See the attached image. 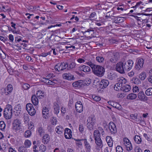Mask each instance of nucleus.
Returning <instances> with one entry per match:
<instances>
[{
  "label": "nucleus",
  "mask_w": 152,
  "mask_h": 152,
  "mask_svg": "<svg viewBox=\"0 0 152 152\" xmlns=\"http://www.w3.org/2000/svg\"><path fill=\"white\" fill-rule=\"evenodd\" d=\"M86 122V126L88 130H93L96 122V120L95 116L91 115L89 117L87 120Z\"/></svg>",
  "instance_id": "f257e3e1"
},
{
  "label": "nucleus",
  "mask_w": 152,
  "mask_h": 152,
  "mask_svg": "<svg viewBox=\"0 0 152 152\" xmlns=\"http://www.w3.org/2000/svg\"><path fill=\"white\" fill-rule=\"evenodd\" d=\"M92 71L95 75L101 77L104 75L105 69L102 66L96 65L93 68Z\"/></svg>",
  "instance_id": "f03ea898"
},
{
  "label": "nucleus",
  "mask_w": 152,
  "mask_h": 152,
  "mask_svg": "<svg viewBox=\"0 0 152 152\" xmlns=\"http://www.w3.org/2000/svg\"><path fill=\"white\" fill-rule=\"evenodd\" d=\"M126 80L125 79H120L118 80V82L114 85V88L116 91H121L122 89V87L124 83H125Z\"/></svg>",
  "instance_id": "7ed1b4c3"
},
{
  "label": "nucleus",
  "mask_w": 152,
  "mask_h": 152,
  "mask_svg": "<svg viewBox=\"0 0 152 152\" xmlns=\"http://www.w3.org/2000/svg\"><path fill=\"white\" fill-rule=\"evenodd\" d=\"M124 64V69L125 70L128 71L132 68L134 62L132 60H129L126 62H123Z\"/></svg>",
  "instance_id": "20e7f679"
},
{
  "label": "nucleus",
  "mask_w": 152,
  "mask_h": 152,
  "mask_svg": "<svg viewBox=\"0 0 152 152\" xmlns=\"http://www.w3.org/2000/svg\"><path fill=\"white\" fill-rule=\"evenodd\" d=\"M67 62L59 63L55 66V69L56 71L60 72L63 70L67 68Z\"/></svg>",
  "instance_id": "39448f33"
},
{
  "label": "nucleus",
  "mask_w": 152,
  "mask_h": 152,
  "mask_svg": "<svg viewBox=\"0 0 152 152\" xmlns=\"http://www.w3.org/2000/svg\"><path fill=\"white\" fill-rule=\"evenodd\" d=\"M116 69L117 71L119 73L123 74L125 73V69H124V64L123 62H120L118 63L116 65Z\"/></svg>",
  "instance_id": "423d86ee"
},
{
  "label": "nucleus",
  "mask_w": 152,
  "mask_h": 152,
  "mask_svg": "<svg viewBox=\"0 0 152 152\" xmlns=\"http://www.w3.org/2000/svg\"><path fill=\"white\" fill-rule=\"evenodd\" d=\"M130 119L135 121L138 123H141L143 121L141 116H138L137 113L131 114L130 115Z\"/></svg>",
  "instance_id": "0eeeda50"
},
{
  "label": "nucleus",
  "mask_w": 152,
  "mask_h": 152,
  "mask_svg": "<svg viewBox=\"0 0 152 152\" xmlns=\"http://www.w3.org/2000/svg\"><path fill=\"white\" fill-rule=\"evenodd\" d=\"M82 32L83 34H85V36L88 39L95 37L94 31L93 30L88 29L87 31Z\"/></svg>",
  "instance_id": "6e6552de"
},
{
  "label": "nucleus",
  "mask_w": 152,
  "mask_h": 152,
  "mask_svg": "<svg viewBox=\"0 0 152 152\" xmlns=\"http://www.w3.org/2000/svg\"><path fill=\"white\" fill-rule=\"evenodd\" d=\"M108 128L110 133L113 134H115L117 129L115 124L113 122H110L108 124Z\"/></svg>",
  "instance_id": "1a4fd4ad"
},
{
  "label": "nucleus",
  "mask_w": 152,
  "mask_h": 152,
  "mask_svg": "<svg viewBox=\"0 0 152 152\" xmlns=\"http://www.w3.org/2000/svg\"><path fill=\"white\" fill-rule=\"evenodd\" d=\"M21 122L18 119H16L13 121L12 124V129L13 130L17 131L19 129Z\"/></svg>",
  "instance_id": "9d476101"
},
{
  "label": "nucleus",
  "mask_w": 152,
  "mask_h": 152,
  "mask_svg": "<svg viewBox=\"0 0 152 152\" xmlns=\"http://www.w3.org/2000/svg\"><path fill=\"white\" fill-rule=\"evenodd\" d=\"M119 58V54L118 53H114L111 56L109 61L112 63L116 62Z\"/></svg>",
  "instance_id": "9b49d317"
},
{
  "label": "nucleus",
  "mask_w": 152,
  "mask_h": 152,
  "mask_svg": "<svg viewBox=\"0 0 152 152\" xmlns=\"http://www.w3.org/2000/svg\"><path fill=\"white\" fill-rule=\"evenodd\" d=\"M75 107L78 113H81L83 111V106L81 102H77L75 105Z\"/></svg>",
  "instance_id": "f8f14e48"
},
{
  "label": "nucleus",
  "mask_w": 152,
  "mask_h": 152,
  "mask_svg": "<svg viewBox=\"0 0 152 152\" xmlns=\"http://www.w3.org/2000/svg\"><path fill=\"white\" fill-rule=\"evenodd\" d=\"M72 132L71 130L68 128H66L64 131V135L66 139H69L72 137Z\"/></svg>",
  "instance_id": "ddd939ff"
},
{
  "label": "nucleus",
  "mask_w": 152,
  "mask_h": 152,
  "mask_svg": "<svg viewBox=\"0 0 152 152\" xmlns=\"http://www.w3.org/2000/svg\"><path fill=\"white\" fill-rule=\"evenodd\" d=\"M4 116L6 119H10L12 116V111L4 110Z\"/></svg>",
  "instance_id": "4468645a"
},
{
  "label": "nucleus",
  "mask_w": 152,
  "mask_h": 152,
  "mask_svg": "<svg viewBox=\"0 0 152 152\" xmlns=\"http://www.w3.org/2000/svg\"><path fill=\"white\" fill-rule=\"evenodd\" d=\"M13 90V87L12 85L9 84L7 86V87L4 89V94L6 95H8L10 93L12 92Z\"/></svg>",
  "instance_id": "2eb2a0df"
},
{
  "label": "nucleus",
  "mask_w": 152,
  "mask_h": 152,
  "mask_svg": "<svg viewBox=\"0 0 152 152\" xmlns=\"http://www.w3.org/2000/svg\"><path fill=\"white\" fill-rule=\"evenodd\" d=\"M138 97L141 101H145L147 100V97L142 91H140L138 94Z\"/></svg>",
  "instance_id": "dca6fc26"
},
{
  "label": "nucleus",
  "mask_w": 152,
  "mask_h": 152,
  "mask_svg": "<svg viewBox=\"0 0 152 152\" xmlns=\"http://www.w3.org/2000/svg\"><path fill=\"white\" fill-rule=\"evenodd\" d=\"M78 69L79 70L83 71L85 72H88L91 70V69L89 67L84 65L79 66Z\"/></svg>",
  "instance_id": "f3484780"
},
{
  "label": "nucleus",
  "mask_w": 152,
  "mask_h": 152,
  "mask_svg": "<svg viewBox=\"0 0 152 152\" xmlns=\"http://www.w3.org/2000/svg\"><path fill=\"white\" fill-rule=\"evenodd\" d=\"M53 108L54 114L58 115L60 111V107L58 104L56 102H54L53 104Z\"/></svg>",
  "instance_id": "a211bd4d"
},
{
  "label": "nucleus",
  "mask_w": 152,
  "mask_h": 152,
  "mask_svg": "<svg viewBox=\"0 0 152 152\" xmlns=\"http://www.w3.org/2000/svg\"><path fill=\"white\" fill-rule=\"evenodd\" d=\"M62 77L64 79L69 80H73L74 78L73 75L70 73L64 74L62 75Z\"/></svg>",
  "instance_id": "6ab92c4d"
},
{
  "label": "nucleus",
  "mask_w": 152,
  "mask_h": 152,
  "mask_svg": "<svg viewBox=\"0 0 152 152\" xmlns=\"http://www.w3.org/2000/svg\"><path fill=\"white\" fill-rule=\"evenodd\" d=\"M50 139L49 136L47 134H45L42 137V142L45 144H47L49 141Z\"/></svg>",
  "instance_id": "aec40b11"
},
{
  "label": "nucleus",
  "mask_w": 152,
  "mask_h": 152,
  "mask_svg": "<svg viewBox=\"0 0 152 152\" xmlns=\"http://www.w3.org/2000/svg\"><path fill=\"white\" fill-rule=\"evenodd\" d=\"M83 85L81 80L72 83V86L74 87L81 88L83 87Z\"/></svg>",
  "instance_id": "412c9836"
},
{
  "label": "nucleus",
  "mask_w": 152,
  "mask_h": 152,
  "mask_svg": "<svg viewBox=\"0 0 152 152\" xmlns=\"http://www.w3.org/2000/svg\"><path fill=\"white\" fill-rule=\"evenodd\" d=\"M43 116L44 118L47 119L48 118L47 115L49 114V110L46 107H44L42 110Z\"/></svg>",
  "instance_id": "4be33fe9"
},
{
  "label": "nucleus",
  "mask_w": 152,
  "mask_h": 152,
  "mask_svg": "<svg viewBox=\"0 0 152 152\" xmlns=\"http://www.w3.org/2000/svg\"><path fill=\"white\" fill-rule=\"evenodd\" d=\"M81 140H83L84 141V145L86 147V151L88 152H90L91 147L89 143L87 141V139H84Z\"/></svg>",
  "instance_id": "5701e85b"
},
{
  "label": "nucleus",
  "mask_w": 152,
  "mask_h": 152,
  "mask_svg": "<svg viewBox=\"0 0 152 152\" xmlns=\"http://www.w3.org/2000/svg\"><path fill=\"white\" fill-rule=\"evenodd\" d=\"M109 84L108 81L106 79L102 80L101 81L100 85L102 86V87L104 88L107 87Z\"/></svg>",
  "instance_id": "b1692460"
},
{
  "label": "nucleus",
  "mask_w": 152,
  "mask_h": 152,
  "mask_svg": "<svg viewBox=\"0 0 152 152\" xmlns=\"http://www.w3.org/2000/svg\"><path fill=\"white\" fill-rule=\"evenodd\" d=\"M37 132L38 135L41 137L45 133V131L43 128L40 126L37 128Z\"/></svg>",
  "instance_id": "393cba45"
},
{
  "label": "nucleus",
  "mask_w": 152,
  "mask_h": 152,
  "mask_svg": "<svg viewBox=\"0 0 152 152\" xmlns=\"http://www.w3.org/2000/svg\"><path fill=\"white\" fill-rule=\"evenodd\" d=\"M106 140L109 146L110 147H112L113 145L112 137L110 136H107L106 137Z\"/></svg>",
  "instance_id": "a878e982"
},
{
  "label": "nucleus",
  "mask_w": 152,
  "mask_h": 152,
  "mask_svg": "<svg viewBox=\"0 0 152 152\" xmlns=\"http://www.w3.org/2000/svg\"><path fill=\"white\" fill-rule=\"evenodd\" d=\"M31 101L34 105H37L38 103V100L35 95H33L31 97Z\"/></svg>",
  "instance_id": "bb28decb"
},
{
  "label": "nucleus",
  "mask_w": 152,
  "mask_h": 152,
  "mask_svg": "<svg viewBox=\"0 0 152 152\" xmlns=\"http://www.w3.org/2000/svg\"><path fill=\"white\" fill-rule=\"evenodd\" d=\"M131 90V86L129 85H125L124 86L123 85L122 91L126 92H128Z\"/></svg>",
  "instance_id": "cd10ccee"
},
{
  "label": "nucleus",
  "mask_w": 152,
  "mask_h": 152,
  "mask_svg": "<svg viewBox=\"0 0 152 152\" xmlns=\"http://www.w3.org/2000/svg\"><path fill=\"white\" fill-rule=\"evenodd\" d=\"M67 69L69 70H72L74 69L76 66L75 63L72 62L70 63H68L67 62Z\"/></svg>",
  "instance_id": "c85d7f7f"
},
{
  "label": "nucleus",
  "mask_w": 152,
  "mask_h": 152,
  "mask_svg": "<svg viewBox=\"0 0 152 152\" xmlns=\"http://www.w3.org/2000/svg\"><path fill=\"white\" fill-rule=\"evenodd\" d=\"M137 97L136 94L134 93H131L127 95V99L129 100H133L135 99Z\"/></svg>",
  "instance_id": "c756f323"
},
{
  "label": "nucleus",
  "mask_w": 152,
  "mask_h": 152,
  "mask_svg": "<svg viewBox=\"0 0 152 152\" xmlns=\"http://www.w3.org/2000/svg\"><path fill=\"white\" fill-rule=\"evenodd\" d=\"M95 140L96 145L100 148H102L103 145L101 138L95 139Z\"/></svg>",
  "instance_id": "7c9ffc66"
},
{
  "label": "nucleus",
  "mask_w": 152,
  "mask_h": 152,
  "mask_svg": "<svg viewBox=\"0 0 152 152\" xmlns=\"http://www.w3.org/2000/svg\"><path fill=\"white\" fill-rule=\"evenodd\" d=\"M134 141L137 144H140L142 141L140 137L138 135H135L134 137Z\"/></svg>",
  "instance_id": "2f4dec72"
},
{
  "label": "nucleus",
  "mask_w": 152,
  "mask_h": 152,
  "mask_svg": "<svg viewBox=\"0 0 152 152\" xmlns=\"http://www.w3.org/2000/svg\"><path fill=\"white\" fill-rule=\"evenodd\" d=\"M94 139L100 138V133L98 130H96L94 132Z\"/></svg>",
  "instance_id": "473e14b6"
},
{
  "label": "nucleus",
  "mask_w": 152,
  "mask_h": 152,
  "mask_svg": "<svg viewBox=\"0 0 152 152\" xmlns=\"http://www.w3.org/2000/svg\"><path fill=\"white\" fill-rule=\"evenodd\" d=\"M37 97H39L40 98H42L44 96V92L41 90H39L37 91Z\"/></svg>",
  "instance_id": "72a5a7b5"
},
{
  "label": "nucleus",
  "mask_w": 152,
  "mask_h": 152,
  "mask_svg": "<svg viewBox=\"0 0 152 152\" xmlns=\"http://www.w3.org/2000/svg\"><path fill=\"white\" fill-rule=\"evenodd\" d=\"M63 129L62 127L60 126H58L56 127V132L58 134H60L63 132Z\"/></svg>",
  "instance_id": "f704fd0d"
},
{
  "label": "nucleus",
  "mask_w": 152,
  "mask_h": 152,
  "mask_svg": "<svg viewBox=\"0 0 152 152\" xmlns=\"http://www.w3.org/2000/svg\"><path fill=\"white\" fill-rule=\"evenodd\" d=\"M115 22L116 23H120L124 21L123 18L118 17H115L114 18Z\"/></svg>",
  "instance_id": "c9c22d12"
},
{
  "label": "nucleus",
  "mask_w": 152,
  "mask_h": 152,
  "mask_svg": "<svg viewBox=\"0 0 152 152\" xmlns=\"http://www.w3.org/2000/svg\"><path fill=\"white\" fill-rule=\"evenodd\" d=\"M33 107V105L30 103L27 104L26 105V109L28 112Z\"/></svg>",
  "instance_id": "e433bc0d"
},
{
  "label": "nucleus",
  "mask_w": 152,
  "mask_h": 152,
  "mask_svg": "<svg viewBox=\"0 0 152 152\" xmlns=\"http://www.w3.org/2000/svg\"><path fill=\"white\" fill-rule=\"evenodd\" d=\"M145 94L147 96L152 95V88H149L145 91Z\"/></svg>",
  "instance_id": "4c0bfd02"
},
{
  "label": "nucleus",
  "mask_w": 152,
  "mask_h": 152,
  "mask_svg": "<svg viewBox=\"0 0 152 152\" xmlns=\"http://www.w3.org/2000/svg\"><path fill=\"white\" fill-rule=\"evenodd\" d=\"M146 77L145 73L144 72H142L139 75V78L142 80H144Z\"/></svg>",
  "instance_id": "58836bf2"
},
{
  "label": "nucleus",
  "mask_w": 152,
  "mask_h": 152,
  "mask_svg": "<svg viewBox=\"0 0 152 152\" xmlns=\"http://www.w3.org/2000/svg\"><path fill=\"white\" fill-rule=\"evenodd\" d=\"M18 151L19 152H27L26 148L23 146H21L19 148Z\"/></svg>",
  "instance_id": "ea45409f"
},
{
  "label": "nucleus",
  "mask_w": 152,
  "mask_h": 152,
  "mask_svg": "<svg viewBox=\"0 0 152 152\" xmlns=\"http://www.w3.org/2000/svg\"><path fill=\"white\" fill-rule=\"evenodd\" d=\"M132 83L136 84H139L140 83V81L137 77H133L132 79Z\"/></svg>",
  "instance_id": "a19ab883"
},
{
  "label": "nucleus",
  "mask_w": 152,
  "mask_h": 152,
  "mask_svg": "<svg viewBox=\"0 0 152 152\" xmlns=\"http://www.w3.org/2000/svg\"><path fill=\"white\" fill-rule=\"evenodd\" d=\"M109 104L113 106L115 108L118 103L112 101H110L107 102Z\"/></svg>",
  "instance_id": "79ce46f5"
},
{
  "label": "nucleus",
  "mask_w": 152,
  "mask_h": 152,
  "mask_svg": "<svg viewBox=\"0 0 152 152\" xmlns=\"http://www.w3.org/2000/svg\"><path fill=\"white\" fill-rule=\"evenodd\" d=\"M5 124L3 121H0V129L2 130H4L5 128Z\"/></svg>",
  "instance_id": "37998d69"
},
{
  "label": "nucleus",
  "mask_w": 152,
  "mask_h": 152,
  "mask_svg": "<svg viewBox=\"0 0 152 152\" xmlns=\"http://www.w3.org/2000/svg\"><path fill=\"white\" fill-rule=\"evenodd\" d=\"M24 121L26 124L29 121L28 115L27 114L24 113L23 114Z\"/></svg>",
  "instance_id": "c03bdc74"
},
{
  "label": "nucleus",
  "mask_w": 152,
  "mask_h": 152,
  "mask_svg": "<svg viewBox=\"0 0 152 152\" xmlns=\"http://www.w3.org/2000/svg\"><path fill=\"white\" fill-rule=\"evenodd\" d=\"M31 132L29 130H26L24 133V136L26 137H29L31 136Z\"/></svg>",
  "instance_id": "a18cd8bd"
},
{
  "label": "nucleus",
  "mask_w": 152,
  "mask_h": 152,
  "mask_svg": "<svg viewBox=\"0 0 152 152\" xmlns=\"http://www.w3.org/2000/svg\"><path fill=\"white\" fill-rule=\"evenodd\" d=\"M57 120L56 118L55 117H53L52 118L51 120V122L52 125H56L57 122Z\"/></svg>",
  "instance_id": "49530a36"
},
{
  "label": "nucleus",
  "mask_w": 152,
  "mask_h": 152,
  "mask_svg": "<svg viewBox=\"0 0 152 152\" xmlns=\"http://www.w3.org/2000/svg\"><path fill=\"white\" fill-rule=\"evenodd\" d=\"M123 143L125 146H127L128 144L129 143L131 142L127 138H124L123 139Z\"/></svg>",
  "instance_id": "de8ad7c7"
},
{
  "label": "nucleus",
  "mask_w": 152,
  "mask_h": 152,
  "mask_svg": "<svg viewBox=\"0 0 152 152\" xmlns=\"http://www.w3.org/2000/svg\"><path fill=\"white\" fill-rule=\"evenodd\" d=\"M46 150V147L43 145H41L39 147V151L41 152H44Z\"/></svg>",
  "instance_id": "09e8293b"
},
{
  "label": "nucleus",
  "mask_w": 152,
  "mask_h": 152,
  "mask_svg": "<svg viewBox=\"0 0 152 152\" xmlns=\"http://www.w3.org/2000/svg\"><path fill=\"white\" fill-rule=\"evenodd\" d=\"M28 112L30 115L33 116L35 114L36 110L33 107V108H32V109L30 110V111Z\"/></svg>",
  "instance_id": "8fccbe9b"
},
{
  "label": "nucleus",
  "mask_w": 152,
  "mask_h": 152,
  "mask_svg": "<svg viewBox=\"0 0 152 152\" xmlns=\"http://www.w3.org/2000/svg\"><path fill=\"white\" fill-rule=\"evenodd\" d=\"M31 144V141L28 140H26L24 142V145L26 147H29Z\"/></svg>",
  "instance_id": "3c124183"
},
{
  "label": "nucleus",
  "mask_w": 152,
  "mask_h": 152,
  "mask_svg": "<svg viewBox=\"0 0 152 152\" xmlns=\"http://www.w3.org/2000/svg\"><path fill=\"white\" fill-rule=\"evenodd\" d=\"M54 85L55 84L59 85L61 83V81L58 79H53V80Z\"/></svg>",
  "instance_id": "603ef678"
},
{
  "label": "nucleus",
  "mask_w": 152,
  "mask_h": 152,
  "mask_svg": "<svg viewBox=\"0 0 152 152\" xmlns=\"http://www.w3.org/2000/svg\"><path fill=\"white\" fill-rule=\"evenodd\" d=\"M96 61L99 63L102 62L104 60L103 58L101 56H98L96 57Z\"/></svg>",
  "instance_id": "864d4df0"
},
{
  "label": "nucleus",
  "mask_w": 152,
  "mask_h": 152,
  "mask_svg": "<svg viewBox=\"0 0 152 152\" xmlns=\"http://www.w3.org/2000/svg\"><path fill=\"white\" fill-rule=\"evenodd\" d=\"M137 64L140 65V66H143L144 64V60L143 59L141 58L139 59L137 63Z\"/></svg>",
  "instance_id": "5fc2aeb1"
},
{
  "label": "nucleus",
  "mask_w": 152,
  "mask_h": 152,
  "mask_svg": "<svg viewBox=\"0 0 152 152\" xmlns=\"http://www.w3.org/2000/svg\"><path fill=\"white\" fill-rule=\"evenodd\" d=\"M4 110L12 111V106L10 104H8L6 106V107L4 109Z\"/></svg>",
  "instance_id": "6e6d98bb"
},
{
  "label": "nucleus",
  "mask_w": 152,
  "mask_h": 152,
  "mask_svg": "<svg viewBox=\"0 0 152 152\" xmlns=\"http://www.w3.org/2000/svg\"><path fill=\"white\" fill-rule=\"evenodd\" d=\"M116 152H123L122 147L120 145L117 146L116 148Z\"/></svg>",
  "instance_id": "4d7b16f0"
},
{
  "label": "nucleus",
  "mask_w": 152,
  "mask_h": 152,
  "mask_svg": "<svg viewBox=\"0 0 152 152\" xmlns=\"http://www.w3.org/2000/svg\"><path fill=\"white\" fill-rule=\"evenodd\" d=\"M128 50L127 51L130 53H133L134 54H135L138 52V50H135L134 49H131L130 48H127Z\"/></svg>",
  "instance_id": "13d9d810"
},
{
  "label": "nucleus",
  "mask_w": 152,
  "mask_h": 152,
  "mask_svg": "<svg viewBox=\"0 0 152 152\" xmlns=\"http://www.w3.org/2000/svg\"><path fill=\"white\" fill-rule=\"evenodd\" d=\"M79 129L80 132L81 133H82L83 132L84 130V128L83 124H80L79 127Z\"/></svg>",
  "instance_id": "bf43d9fd"
},
{
  "label": "nucleus",
  "mask_w": 152,
  "mask_h": 152,
  "mask_svg": "<svg viewBox=\"0 0 152 152\" xmlns=\"http://www.w3.org/2000/svg\"><path fill=\"white\" fill-rule=\"evenodd\" d=\"M126 146V147L127 150L128 151H131L132 149V147L131 142L129 143L128 144L127 146Z\"/></svg>",
  "instance_id": "052dcab7"
},
{
  "label": "nucleus",
  "mask_w": 152,
  "mask_h": 152,
  "mask_svg": "<svg viewBox=\"0 0 152 152\" xmlns=\"http://www.w3.org/2000/svg\"><path fill=\"white\" fill-rule=\"evenodd\" d=\"M92 98L94 100L97 102L99 101L101 99V98L99 96L93 95L92 96Z\"/></svg>",
  "instance_id": "680f3d73"
},
{
  "label": "nucleus",
  "mask_w": 152,
  "mask_h": 152,
  "mask_svg": "<svg viewBox=\"0 0 152 152\" xmlns=\"http://www.w3.org/2000/svg\"><path fill=\"white\" fill-rule=\"evenodd\" d=\"M30 87V85L28 83H25L23 85V87L25 90H27Z\"/></svg>",
  "instance_id": "e2e57ef3"
},
{
  "label": "nucleus",
  "mask_w": 152,
  "mask_h": 152,
  "mask_svg": "<svg viewBox=\"0 0 152 152\" xmlns=\"http://www.w3.org/2000/svg\"><path fill=\"white\" fill-rule=\"evenodd\" d=\"M62 115L64 116L65 113L66 112V108L65 107H61V110Z\"/></svg>",
  "instance_id": "0e129e2a"
},
{
  "label": "nucleus",
  "mask_w": 152,
  "mask_h": 152,
  "mask_svg": "<svg viewBox=\"0 0 152 152\" xmlns=\"http://www.w3.org/2000/svg\"><path fill=\"white\" fill-rule=\"evenodd\" d=\"M52 50H50V52H48L47 53H42L40 54L39 56H42V57H46L47 55H49L50 53V52H51Z\"/></svg>",
  "instance_id": "69168bd1"
},
{
  "label": "nucleus",
  "mask_w": 152,
  "mask_h": 152,
  "mask_svg": "<svg viewBox=\"0 0 152 152\" xmlns=\"http://www.w3.org/2000/svg\"><path fill=\"white\" fill-rule=\"evenodd\" d=\"M125 95L124 93H118L117 94V97L118 98H123L125 96Z\"/></svg>",
  "instance_id": "338daca9"
},
{
  "label": "nucleus",
  "mask_w": 152,
  "mask_h": 152,
  "mask_svg": "<svg viewBox=\"0 0 152 152\" xmlns=\"http://www.w3.org/2000/svg\"><path fill=\"white\" fill-rule=\"evenodd\" d=\"M116 77L117 76L115 74H112V75L108 76L109 79L110 80H113L115 79Z\"/></svg>",
  "instance_id": "774afa93"
}]
</instances>
